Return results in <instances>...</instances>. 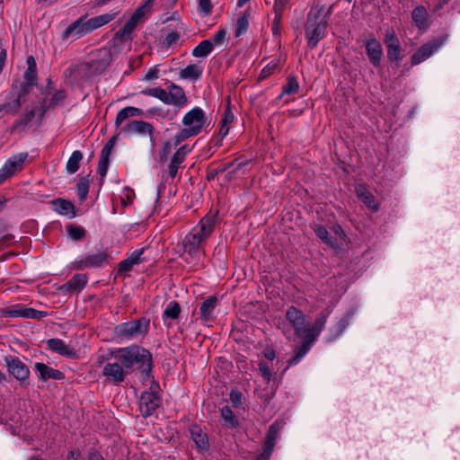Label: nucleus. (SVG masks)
<instances>
[{"label":"nucleus","mask_w":460,"mask_h":460,"mask_svg":"<svg viewBox=\"0 0 460 460\" xmlns=\"http://www.w3.org/2000/svg\"><path fill=\"white\" fill-rule=\"evenodd\" d=\"M145 248H140L135 250L133 252L130 253L128 256L129 260L135 264L137 265L144 261V258L142 257L145 252Z\"/></svg>","instance_id":"e2e57ef3"},{"label":"nucleus","mask_w":460,"mask_h":460,"mask_svg":"<svg viewBox=\"0 0 460 460\" xmlns=\"http://www.w3.org/2000/svg\"><path fill=\"white\" fill-rule=\"evenodd\" d=\"M190 432L191 439L194 441L199 450L205 451L208 449L209 444L208 436L199 425H190Z\"/></svg>","instance_id":"c756f323"},{"label":"nucleus","mask_w":460,"mask_h":460,"mask_svg":"<svg viewBox=\"0 0 460 460\" xmlns=\"http://www.w3.org/2000/svg\"><path fill=\"white\" fill-rule=\"evenodd\" d=\"M443 44L444 40L439 38L434 39L421 45L411 56V66H417L429 58L432 55L438 51Z\"/></svg>","instance_id":"9b49d317"},{"label":"nucleus","mask_w":460,"mask_h":460,"mask_svg":"<svg viewBox=\"0 0 460 460\" xmlns=\"http://www.w3.org/2000/svg\"><path fill=\"white\" fill-rule=\"evenodd\" d=\"M289 0H275L273 10L274 13H277L278 18L279 17V13H283L284 9L287 7Z\"/></svg>","instance_id":"69168bd1"},{"label":"nucleus","mask_w":460,"mask_h":460,"mask_svg":"<svg viewBox=\"0 0 460 460\" xmlns=\"http://www.w3.org/2000/svg\"><path fill=\"white\" fill-rule=\"evenodd\" d=\"M154 0H145L140 6H138L126 24L119 29L113 37V41H129L132 40V33L138 23L143 21L144 16L152 9Z\"/></svg>","instance_id":"0eeeda50"},{"label":"nucleus","mask_w":460,"mask_h":460,"mask_svg":"<svg viewBox=\"0 0 460 460\" xmlns=\"http://www.w3.org/2000/svg\"><path fill=\"white\" fill-rule=\"evenodd\" d=\"M357 196L364 202V204L373 211L378 209V203L376 201L374 195L364 185H358L356 187Z\"/></svg>","instance_id":"2f4dec72"},{"label":"nucleus","mask_w":460,"mask_h":460,"mask_svg":"<svg viewBox=\"0 0 460 460\" xmlns=\"http://www.w3.org/2000/svg\"><path fill=\"white\" fill-rule=\"evenodd\" d=\"M149 329V320L145 317L125 322L118 324L114 328L116 337L124 340L131 341L139 337L145 336Z\"/></svg>","instance_id":"6e6552de"},{"label":"nucleus","mask_w":460,"mask_h":460,"mask_svg":"<svg viewBox=\"0 0 460 460\" xmlns=\"http://www.w3.org/2000/svg\"><path fill=\"white\" fill-rule=\"evenodd\" d=\"M299 89V84L295 76H288L287 83L282 87V92L279 98H282L286 94H294Z\"/></svg>","instance_id":"49530a36"},{"label":"nucleus","mask_w":460,"mask_h":460,"mask_svg":"<svg viewBox=\"0 0 460 460\" xmlns=\"http://www.w3.org/2000/svg\"><path fill=\"white\" fill-rule=\"evenodd\" d=\"M92 32L90 26L88 25L85 17L82 16L73 22L63 32L64 38H69L75 36V39H79L84 35Z\"/></svg>","instance_id":"4be33fe9"},{"label":"nucleus","mask_w":460,"mask_h":460,"mask_svg":"<svg viewBox=\"0 0 460 460\" xmlns=\"http://www.w3.org/2000/svg\"><path fill=\"white\" fill-rule=\"evenodd\" d=\"M205 122V112L199 107L191 109L182 118L183 126L189 128L195 136L201 132Z\"/></svg>","instance_id":"f8f14e48"},{"label":"nucleus","mask_w":460,"mask_h":460,"mask_svg":"<svg viewBox=\"0 0 460 460\" xmlns=\"http://www.w3.org/2000/svg\"><path fill=\"white\" fill-rule=\"evenodd\" d=\"M332 12V6L327 8L324 6H314L308 13L305 30L308 45L312 49L315 48L318 42L325 37Z\"/></svg>","instance_id":"7ed1b4c3"},{"label":"nucleus","mask_w":460,"mask_h":460,"mask_svg":"<svg viewBox=\"0 0 460 460\" xmlns=\"http://www.w3.org/2000/svg\"><path fill=\"white\" fill-rule=\"evenodd\" d=\"M401 46L387 48V56L391 61H398L401 58Z\"/></svg>","instance_id":"0e129e2a"},{"label":"nucleus","mask_w":460,"mask_h":460,"mask_svg":"<svg viewBox=\"0 0 460 460\" xmlns=\"http://www.w3.org/2000/svg\"><path fill=\"white\" fill-rule=\"evenodd\" d=\"M301 338H304V341L301 344V346L297 347L294 350V356L290 358L288 361V367L285 369V371L292 366L297 365L302 358L309 352L313 343L314 342V340L312 338H308L307 336H300Z\"/></svg>","instance_id":"a878e982"},{"label":"nucleus","mask_w":460,"mask_h":460,"mask_svg":"<svg viewBox=\"0 0 460 460\" xmlns=\"http://www.w3.org/2000/svg\"><path fill=\"white\" fill-rule=\"evenodd\" d=\"M34 370L38 377L44 382L49 379L61 380L64 378V374L60 370L50 367L41 362H36L34 364Z\"/></svg>","instance_id":"b1692460"},{"label":"nucleus","mask_w":460,"mask_h":460,"mask_svg":"<svg viewBox=\"0 0 460 460\" xmlns=\"http://www.w3.org/2000/svg\"><path fill=\"white\" fill-rule=\"evenodd\" d=\"M199 13L206 16L211 13L212 4L210 0H199Z\"/></svg>","instance_id":"052dcab7"},{"label":"nucleus","mask_w":460,"mask_h":460,"mask_svg":"<svg viewBox=\"0 0 460 460\" xmlns=\"http://www.w3.org/2000/svg\"><path fill=\"white\" fill-rule=\"evenodd\" d=\"M411 18L420 31H426L430 26L429 14L422 5H419L412 10Z\"/></svg>","instance_id":"c85d7f7f"},{"label":"nucleus","mask_w":460,"mask_h":460,"mask_svg":"<svg viewBox=\"0 0 460 460\" xmlns=\"http://www.w3.org/2000/svg\"><path fill=\"white\" fill-rule=\"evenodd\" d=\"M258 367H259V372H260V375L261 376V377L267 383H269L272 376V373H271V370H270L269 365L264 361H261L258 364Z\"/></svg>","instance_id":"6e6d98bb"},{"label":"nucleus","mask_w":460,"mask_h":460,"mask_svg":"<svg viewBox=\"0 0 460 460\" xmlns=\"http://www.w3.org/2000/svg\"><path fill=\"white\" fill-rule=\"evenodd\" d=\"M301 338H304V341L301 344V346L297 347L294 350V356L290 358L288 361V367L285 369V371L292 366L297 365L302 358L309 352L313 343L314 342V340L312 338H308L307 336H300Z\"/></svg>","instance_id":"393cba45"},{"label":"nucleus","mask_w":460,"mask_h":460,"mask_svg":"<svg viewBox=\"0 0 460 460\" xmlns=\"http://www.w3.org/2000/svg\"><path fill=\"white\" fill-rule=\"evenodd\" d=\"M119 14V12H110L106 13L98 16H95V22H97L98 28L102 27L103 25L108 24L111 21H113L117 15Z\"/></svg>","instance_id":"09e8293b"},{"label":"nucleus","mask_w":460,"mask_h":460,"mask_svg":"<svg viewBox=\"0 0 460 460\" xmlns=\"http://www.w3.org/2000/svg\"><path fill=\"white\" fill-rule=\"evenodd\" d=\"M365 46L370 63L375 67L379 66L383 57L381 43L376 38L372 37L366 41Z\"/></svg>","instance_id":"5701e85b"},{"label":"nucleus","mask_w":460,"mask_h":460,"mask_svg":"<svg viewBox=\"0 0 460 460\" xmlns=\"http://www.w3.org/2000/svg\"><path fill=\"white\" fill-rule=\"evenodd\" d=\"M120 132L128 136H132L134 134L139 136H149L152 145L155 144V140L153 138L154 127L149 122L144 120H130L121 126Z\"/></svg>","instance_id":"4468645a"},{"label":"nucleus","mask_w":460,"mask_h":460,"mask_svg":"<svg viewBox=\"0 0 460 460\" xmlns=\"http://www.w3.org/2000/svg\"><path fill=\"white\" fill-rule=\"evenodd\" d=\"M301 338H304V341L301 344V346L297 347L294 350V356L290 358L288 361V367L285 369V371L292 366L297 365L302 358L309 352L313 343L314 342V340L312 338H308L307 336H300Z\"/></svg>","instance_id":"bb28decb"},{"label":"nucleus","mask_w":460,"mask_h":460,"mask_svg":"<svg viewBox=\"0 0 460 460\" xmlns=\"http://www.w3.org/2000/svg\"><path fill=\"white\" fill-rule=\"evenodd\" d=\"M202 68L198 65L190 64L180 71V78L196 81L201 77Z\"/></svg>","instance_id":"4c0bfd02"},{"label":"nucleus","mask_w":460,"mask_h":460,"mask_svg":"<svg viewBox=\"0 0 460 460\" xmlns=\"http://www.w3.org/2000/svg\"><path fill=\"white\" fill-rule=\"evenodd\" d=\"M287 320L292 324L297 336H305V318L304 313L295 306L288 308Z\"/></svg>","instance_id":"f3484780"},{"label":"nucleus","mask_w":460,"mask_h":460,"mask_svg":"<svg viewBox=\"0 0 460 460\" xmlns=\"http://www.w3.org/2000/svg\"><path fill=\"white\" fill-rule=\"evenodd\" d=\"M68 235L75 241L81 240L85 235V230L82 226H69L67 227Z\"/></svg>","instance_id":"603ef678"},{"label":"nucleus","mask_w":460,"mask_h":460,"mask_svg":"<svg viewBox=\"0 0 460 460\" xmlns=\"http://www.w3.org/2000/svg\"><path fill=\"white\" fill-rule=\"evenodd\" d=\"M3 314L13 318L41 319L47 316L48 313L18 304L3 309Z\"/></svg>","instance_id":"ddd939ff"},{"label":"nucleus","mask_w":460,"mask_h":460,"mask_svg":"<svg viewBox=\"0 0 460 460\" xmlns=\"http://www.w3.org/2000/svg\"><path fill=\"white\" fill-rule=\"evenodd\" d=\"M27 69L24 72L23 78L27 84H32L37 78V65L33 56L27 57Z\"/></svg>","instance_id":"58836bf2"},{"label":"nucleus","mask_w":460,"mask_h":460,"mask_svg":"<svg viewBox=\"0 0 460 460\" xmlns=\"http://www.w3.org/2000/svg\"><path fill=\"white\" fill-rule=\"evenodd\" d=\"M119 14V12H110L106 13L98 16H95V22H97L98 28L102 27L103 25L108 24L111 21H113L117 15Z\"/></svg>","instance_id":"8fccbe9b"},{"label":"nucleus","mask_w":460,"mask_h":460,"mask_svg":"<svg viewBox=\"0 0 460 460\" xmlns=\"http://www.w3.org/2000/svg\"><path fill=\"white\" fill-rule=\"evenodd\" d=\"M140 93L146 96L157 98L164 104L167 103V89L165 90L161 87L146 88L142 90Z\"/></svg>","instance_id":"c03bdc74"},{"label":"nucleus","mask_w":460,"mask_h":460,"mask_svg":"<svg viewBox=\"0 0 460 460\" xmlns=\"http://www.w3.org/2000/svg\"><path fill=\"white\" fill-rule=\"evenodd\" d=\"M215 229L213 217L206 216L187 234L182 240L184 252L193 260L199 258V252Z\"/></svg>","instance_id":"f03ea898"},{"label":"nucleus","mask_w":460,"mask_h":460,"mask_svg":"<svg viewBox=\"0 0 460 460\" xmlns=\"http://www.w3.org/2000/svg\"><path fill=\"white\" fill-rule=\"evenodd\" d=\"M108 259V254L105 252H90L82 257L75 259L72 262V269L82 270L86 268H98L102 267Z\"/></svg>","instance_id":"9d476101"},{"label":"nucleus","mask_w":460,"mask_h":460,"mask_svg":"<svg viewBox=\"0 0 460 460\" xmlns=\"http://www.w3.org/2000/svg\"><path fill=\"white\" fill-rule=\"evenodd\" d=\"M154 0H145L140 6H138L126 24L119 29L113 37V41H129L132 40V33L138 23L143 21L144 16L152 9Z\"/></svg>","instance_id":"423d86ee"},{"label":"nucleus","mask_w":460,"mask_h":460,"mask_svg":"<svg viewBox=\"0 0 460 460\" xmlns=\"http://www.w3.org/2000/svg\"><path fill=\"white\" fill-rule=\"evenodd\" d=\"M154 0H145L140 6H138L126 24L119 29L113 37V41H129L132 40V33L138 23L143 21L144 16L152 9Z\"/></svg>","instance_id":"39448f33"},{"label":"nucleus","mask_w":460,"mask_h":460,"mask_svg":"<svg viewBox=\"0 0 460 460\" xmlns=\"http://www.w3.org/2000/svg\"><path fill=\"white\" fill-rule=\"evenodd\" d=\"M137 410L139 411L140 414L146 418L150 416L156 409L158 404H137Z\"/></svg>","instance_id":"13d9d810"},{"label":"nucleus","mask_w":460,"mask_h":460,"mask_svg":"<svg viewBox=\"0 0 460 460\" xmlns=\"http://www.w3.org/2000/svg\"><path fill=\"white\" fill-rule=\"evenodd\" d=\"M221 415L225 421L227 422L230 427L238 426V420L228 405H226L221 409Z\"/></svg>","instance_id":"de8ad7c7"},{"label":"nucleus","mask_w":460,"mask_h":460,"mask_svg":"<svg viewBox=\"0 0 460 460\" xmlns=\"http://www.w3.org/2000/svg\"><path fill=\"white\" fill-rule=\"evenodd\" d=\"M111 359L112 361H108L103 366L102 374L108 383L113 385H119L124 382L129 371L112 355Z\"/></svg>","instance_id":"1a4fd4ad"},{"label":"nucleus","mask_w":460,"mask_h":460,"mask_svg":"<svg viewBox=\"0 0 460 460\" xmlns=\"http://www.w3.org/2000/svg\"><path fill=\"white\" fill-rule=\"evenodd\" d=\"M7 369L17 380L23 381L29 377V367L18 358L5 357Z\"/></svg>","instance_id":"6ab92c4d"},{"label":"nucleus","mask_w":460,"mask_h":460,"mask_svg":"<svg viewBox=\"0 0 460 460\" xmlns=\"http://www.w3.org/2000/svg\"><path fill=\"white\" fill-rule=\"evenodd\" d=\"M279 66V62L276 60L270 61L261 72L259 78L260 79H265L270 75L273 74V72L277 69Z\"/></svg>","instance_id":"4d7b16f0"},{"label":"nucleus","mask_w":460,"mask_h":460,"mask_svg":"<svg viewBox=\"0 0 460 460\" xmlns=\"http://www.w3.org/2000/svg\"><path fill=\"white\" fill-rule=\"evenodd\" d=\"M189 152L190 149L188 148V146L185 145L181 146L172 155L168 167V172L172 178L176 176L180 165L183 163Z\"/></svg>","instance_id":"7c9ffc66"},{"label":"nucleus","mask_w":460,"mask_h":460,"mask_svg":"<svg viewBox=\"0 0 460 460\" xmlns=\"http://www.w3.org/2000/svg\"><path fill=\"white\" fill-rule=\"evenodd\" d=\"M82 159L83 153L79 150L74 151L66 164L67 172L71 174L75 173L78 170Z\"/></svg>","instance_id":"79ce46f5"},{"label":"nucleus","mask_w":460,"mask_h":460,"mask_svg":"<svg viewBox=\"0 0 460 460\" xmlns=\"http://www.w3.org/2000/svg\"><path fill=\"white\" fill-rule=\"evenodd\" d=\"M154 0H145L140 6H138L126 24L119 29L113 37V41H129L132 40V33L138 23L143 21L144 16L152 9Z\"/></svg>","instance_id":"20e7f679"},{"label":"nucleus","mask_w":460,"mask_h":460,"mask_svg":"<svg viewBox=\"0 0 460 460\" xmlns=\"http://www.w3.org/2000/svg\"><path fill=\"white\" fill-rule=\"evenodd\" d=\"M143 114V111L139 108L128 106L120 110L115 119V125L117 128L120 127L122 123L131 117H138Z\"/></svg>","instance_id":"c9c22d12"},{"label":"nucleus","mask_w":460,"mask_h":460,"mask_svg":"<svg viewBox=\"0 0 460 460\" xmlns=\"http://www.w3.org/2000/svg\"><path fill=\"white\" fill-rule=\"evenodd\" d=\"M188 102V98L183 89L173 84L170 83L167 87V105H173L179 108L184 107Z\"/></svg>","instance_id":"412c9836"},{"label":"nucleus","mask_w":460,"mask_h":460,"mask_svg":"<svg viewBox=\"0 0 460 460\" xmlns=\"http://www.w3.org/2000/svg\"><path fill=\"white\" fill-rule=\"evenodd\" d=\"M48 348L59 355L66 357H74L75 352L74 349L67 346L62 340L60 339H50L48 341Z\"/></svg>","instance_id":"473e14b6"},{"label":"nucleus","mask_w":460,"mask_h":460,"mask_svg":"<svg viewBox=\"0 0 460 460\" xmlns=\"http://www.w3.org/2000/svg\"><path fill=\"white\" fill-rule=\"evenodd\" d=\"M89 192V181L86 178H82L77 184V194L81 200H84Z\"/></svg>","instance_id":"5fc2aeb1"},{"label":"nucleus","mask_w":460,"mask_h":460,"mask_svg":"<svg viewBox=\"0 0 460 460\" xmlns=\"http://www.w3.org/2000/svg\"><path fill=\"white\" fill-rule=\"evenodd\" d=\"M284 424L285 423L282 420H276L270 426L264 441L263 453L256 460L269 459Z\"/></svg>","instance_id":"2eb2a0df"},{"label":"nucleus","mask_w":460,"mask_h":460,"mask_svg":"<svg viewBox=\"0 0 460 460\" xmlns=\"http://www.w3.org/2000/svg\"><path fill=\"white\" fill-rule=\"evenodd\" d=\"M88 282V278L85 274H75L67 282L58 288V291L63 295L69 293H79L82 291Z\"/></svg>","instance_id":"aec40b11"},{"label":"nucleus","mask_w":460,"mask_h":460,"mask_svg":"<svg viewBox=\"0 0 460 460\" xmlns=\"http://www.w3.org/2000/svg\"><path fill=\"white\" fill-rule=\"evenodd\" d=\"M135 264L129 260L128 257L127 259L121 261L118 265V272L120 274L128 273L130 270H132Z\"/></svg>","instance_id":"bf43d9fd"},{"label":"nucleus","mask_w":460,"mask_h":460,"mask_svg":"<svg viewBox=\"0 0 460 460\" xmlns=\"http://www.w3.org/2000/svg\"><path fill=\"white\" fill-rule=\"evenodd\" d=\"M53 209L63 216H66L69 218H73L75 216V207L73 203L68 200L62 199H56L52 200Z\"/></svg>","instance_id":"72a5a7b5"},{"label":"nucleus","mask_w":460,"mask_h":460,"mask_svg":"<svg viewBox=\"0 0 460 460\" xmlns=\"http://www.w3.org/2000/svg\"><path fill=\"white\" fill-rule=\"evenodd\" d=\"M249 26V14L246 12L242 13L239 17L237 18L236 23H235V31L234 35L235 37H240L244 32L247 31Z\"/></svg>","instance_id":"a18cd8bd"},{"label":"nucleus","mask_w":460,"mask_h":460,"mask_svg":"<svg viewBox=\"0 0 460 460\" xmlns=\"http://www.w3.org/2000/svg\"><path fill=\"white\" fill-rule=\"evenodd\" d=\"M301 338H304V341L301 344V346L297 347L294 350V356L290 358L288 361V367L285 369V371L292 366L297 365L302 358L309 352L313 343L314 342V340L312 338H308L307 336H300Z\"/></svg>","instance_id":"cd10ccee"},{"label":"nucleus","mask_w":460,"mask_h":460,"mask_svg":"<svg viewBox=\"0 0 460 460\" xmlns=\"http://www.w3.org/2000/svg\"><path fill=\"white\" fill-rule=\"evenodd\" d=\"M110 160L100 159L98 164V172L102 178H104L107 174Z\"/></svg>","instance_id":"338daca9"},{"label":"nucleus","mask_w":460,"mask_h":460,"mask_svg":"<svg viewBox=\"0 0 460 460\" xmlns=\"http://www.w3.org/2000/svg\"><path fill=\"white\" fill-rule=\"evenodd\" d=\"M213 48V42L208 40H205L200 41L193 49H192V55L195 58H205L208 56L212 50Z\"/></svg>","instance_id":"a19ab883"},{"label":"nucleus","mask_w":460,"mask_h":460,"mask_svg":"<svg viewBox=\"0 0 460 460\" xmlns=\"http://www.w3.org/2000/svg\"><path fill=\"white\" fill-rule=\"evenodd\" d=\"M385 44L386 48H394L396 46H401L398 38L395 35L394 30L389 29L385 32Z\"/></svg>","instance_id":"864d4df0"},{"label":"nucleus","mask_w":460,"mask_h":460,"mask_svg":"<svg viewBox=\"0 0 460 460\" xmlns=\"http://www.w3.org/2000/svg\"><path fill=\"white\" fill-rule=\"evenodd\" d=\"M226 31L225 29H220L218 30L215 35L209 40L213 42V48L215 46H220L225 39H226Z\"/></svg>","instance_id":"680f3d73"},{"label":"nucleus","mask_w":460,"mask_h":460,"mask_svg":"<svg viewBox=\"0 0 460 460\" xmlns=\"http://www.w3.org/2000/svg\"><path fill=\"white\" fill-rule=\"evenodd\" d=\"M315 234L327 245L333 249L340 248V244L334 240L332 236H330L327 228L323 226H315L314 228Z\"/></svg>","instance_id":"ea45409f"},{"label":"nucleus","mask_w":460,"mask_h":460,"mask_svg":"<svg viewBox=\"0 0 460 460\" xmlns=\"http://www.w3.org/2000/svg\"><path fill=\"white\" fill-rule=\"evenodd\" d=\"M180 314L181 306L179 303L176 301H170L164 310L163 319L164 321L166 319L175 320L179 317Z\"/></svg>","instance_id":"37998d69"},{"label":"nucleus","mask_w":460,"mask_h":460,"mask_svg":"<svg viewBox=\"0 0 460 460\" xmlns=\"http://www.w3.org/2000/svg\"><path fill=\"white\" fill-rule=\"evenodd\" d=\"M328 315L329 312L323 314H321L320 317H318L315 320L314 323L312 326H306L305 336H307L308 338H312L313 340L315 341L316 338L321 333V332L323 331L326 323Z\"/></svg>","instance_id":"f704fd0d"},{"label":"nucleus","mask_w":460,"mask_h":460,"mask_svg":"<svg viewBox=\"0 0 460 460\" xmlns=\"http://www.w3.org/2000/svg\"><path fill=\"white\" fill-rule=\"evenodd\" d=\"M217 305V298L210 296L200 305L199 314L200 321L206 326H211L215 321V310Z\"/></svg>","instance_id":"a211bd4d"},{"label":"nucleus","mask_w":460,"mask_h":460,"mask_svg":"<svg viewBox=\"0 0 460 460\" xmlns=\"http://www.w3.org/2000/svg\"><path fill=\"white\" fill-rule=\"evenodd\" d=\"M141 402H155L161 400V388L157 382L153 381L148 390L142 393Z\"/></svg>","instance_id":"e433bc0d"},{"label":"nucleus","mask_w":460,"mask_h":460,"mask_svg":"<svg viewBox=\"0 0 460 460\" xmlns=\"http://www.w3.org/2000/svg\"><path fill=\"white\" fill-rule=\"evenodd\" d=\"M27 154L20 153L10 157L0 168V183L13 176L17 172L21 171Z\"/></svg>","instance_id":"dca6fc26"},{"label":"nucleus","mask_w":460,"mask_h":460,"mask_svg":"<svg viewBox=\"0 0 460 460\" xmlns=\"http://www.w3.org/2000/svg\"><path fill=\"white\" fill-rule=\"evenodd\" d=\"M350 314H347L337 323V330L339 332H342L349 325Z\"/></svg>","instance_id":"774afa93"},{"label":"nucleus","mask_w":460,"mask_h":460,"mask_svg":"<svg viewBox=\"0 0 460 460\" xmlns=\"http://www.w3.org/2000/svg\"><path fill=\"white\" fill-rule=\"evenodd\" d=\"M195 135L187 128L181 129L177 132L173 137V145L177 146L182 141L188 139L189 137H194Z\"/></svg>","instance_id":"3c124183"},{"label":"nucleus","mask_w":460,"mask_h":460,"mask_svg":"<svg viewBox=\"0 0 460 460\" xmlns=\"http://www.w3.org/2000/svg\"><path fill=\"white\" fill-rule=\"evenodd\" d=\"M112 356L119 360L129 372L137 369L145 378L152 373L153 359L150 351L143 347L132 345L120 348L112 352Z\"/></svg>","instance_id":"f257e3e1"}]
</instances>
